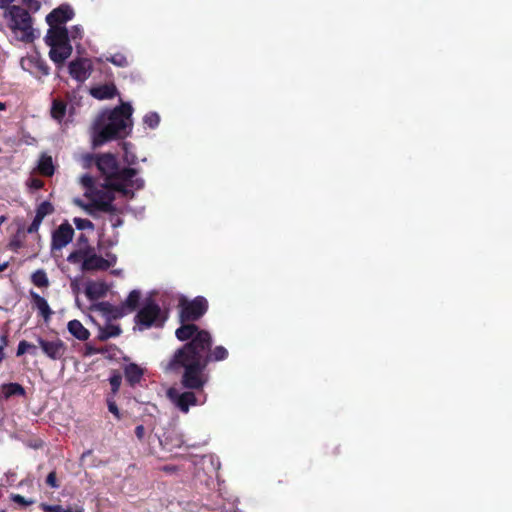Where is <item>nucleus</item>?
Segmentation results:
<instances>
[{"label": "nucleus", "instance_id": "32", "mask_svg": "<svg viewBox=\"0 0 512 512\" xmlns=\"http://www.w3.org/2000/svg\"><path fill=\"white\" fill-rule=\"evenodd\" d=\"M73 223L78 230H93L94 228L93 223L85 218L75 217Z\"/></svg>", "mask_w": 512, "mask_h": 512}, {"label": "nucleus", "instance_id": "10", "mask_svg": "<svg viewBox=\"0 0 512 512\" xmlns=\"http://www.w3.org/2000/svg\"><path fill=\"white\" fill-rule=\"evenodd\" d=\"M73 17L74 11L69 5H60L46 16V22L49 26L48 30L68 31L65 24Z\"/></svg>", "mask_w": 512, "mask_h": 512}, {"label": "nucleus", "instance_id": "7", "mask_svg": "<svg viewBox=\"0 0 512 512\" xmlns=\"http://www.w3.org/2000/svg\"><path fill=\"white\" fill-rule=\"evenodd\" d=\"M136 319L139 328L143 330L152 326H162L166 315L153 300L148 299L138 312Z\"/></svg>", "mask_w": 512, "mask_h": 512}, {"label": "nucleus", "instance_id": "3", "mask_svg": "<svg viewBox=\"0 0 512 512\" xmlns=\"http://www.w3.org/2000/svg\"><path fill=\"white\" fill-rule=\"evenodd\" d=\"M133 108L130 103H122L113 110L103 111L92 128V143L100 146L112 139L128 135L132 129Z\"/></svg>", "mask_w": 512, "mask_h": 512}, {"label": "nucleus", "instance_id": "16", "mask_svg": "<svg viewBox=\"0 0 512 512\" xmlns=\"http://www.w3.org/2000/svg\"><path fill=\"white\" fill-rule=\"evenodd\" d=\"M108 285L104 281H89L85 286V294L90 300H97L106 295Z\"/></svg>", "mask_w": 512, "mask_h": 512}, {"label": "nucleus", "instance_id": "35", "mask_svg": "<svg viewBox=\"0 0 512 512\" xmlns=\"http://www.w3.org/2000/svg\"><path fill=\"white\" fill-rule=\"evenodd\" d=\"M34 348L35 347L32 344H30L29 342L22 340L18 344L16 355L22 356L23 354H25L26 352H28Z\"/></svg>", "mask_w": 512, "mask_h": 512}, {"label": "nucleus", "instance_id": "14", "mask_svg": "<svg viewBox=\"0 0 512 512\" xmlns=\"http://www.w3.org/2000/svg\"><path fill=\"white\" fill-rule=\"evenodd\" d=\"M141 293L139 290H133L129 293L125 301L115 310L114 317H123L134 311L138 306Z\"/></svg>", "mask_w": 512, "mask_h": 512}, {"label": "nucleus", "instance_id": "1", "mask_svg": "<svg viewBox=\"0 0 512 512\" xmlns=\"http://www.w3.org/2000/svg\"><path fill=\"white\" fill-rule=\"evenodd\" d=\"M175 334L180 341L191 339V342L177 350L164 369L172 371L183 368V385L190 389H200L208 381V374L205 372L206 365L211 360L226 359L228 351L223 346H217L209 354L211 336L207 331L199 330L196 325H183L176 330Z\"/></svg>", "mask_w": 512, "mask_h": 512}, {"label": "nucleus", "instance_id": "55", "mask_svg": "<svg viewBox=\"0 0 512 512\" xmlns=\"http://www.w3.org/2000/svg\"><path fill=\"white\" fill-rule=\"evenodd\" d=\"M118 273H120V271H118V270L113 271V274H118Z\"/></svg>", "mask_w": 512, "mask_h": 512}, {"label": "nucleus", "instance_id": "6", "mask_svg": "<svg viewBox=\"0 0 512 512\" xmlns=\"http://www.w3.org/2000/svg\"><path fill=\"white\" fill-rule=\"evenodd\" d=\"M44 40L49 47V58L61 68L73 51L72 44L68 42V31L48 30Z\"/></svg>", "mask_w": 512, "mask_h": 512}, {"label": "nucleus", "instance_id": "22", "mask_svg": "<svg viewBox=\"0 0 512 512\" xmlns=\"http://www.w3.org/2000/svg\"><path fill=\"white\" fill-rule=\"evenodd\" d=\"M124 373H125L126 380L131 385H134L141 380V377L143 375V370L138 365H136L134 363H130L125 366Z\"/></svg>", "mask_w": 512, "mask_h": 512}, {"label": "nucleus", "instance_id": "11", "mask_svg": "<svg viewBox=\"0 0 512 512\" xmlns=\"http://www.w3.org/2000/svg\"><path fill=\"white\" fill-rule=\"evenodd\" d=\"M74 230L68 222L62 223L52 233L51 251H60L73 239Z\"/></svg>", "mask_w": 512, "mask_h": 512}, {"label": "nucleus", "instance_id": "30", "mask_svg": "<svg viewBox=\"0 0 512 512\" xmlns=\"http://www.w3.org/2000/svg\"><path fill=\"white\" fill-rule=\"evenodd\" d=\"M38 60V56H26L20 61L21 68L31 74L35 73V66Z\"/></svg>", "mask_w": 512, "mask_h": 512}, {"label": "nucleus", "instance_id": "38", "mask_svg": "<svg viewBox=\"0 0 512 512\" xmlns=\"http://www.w3.org/2000/svg\"><path fill=\"white\" fill-rule=\"evenodd\" d=\"M121 330L119 327L117 326H111L108 328L107 331H102L101 332V338H110V337H115V336H118L120 334Z\"/></svg>", "mask_w": 512, "mask_h": 512}, {"label": "nucleus", "instance_id": "34", "mask_svg": "<svg viewBox=\"0 0 512 512\" xmlns=\"http://www.w3.org/2000/svg\"><path fill=\"white\" fill-rule=\"evenodd\" d=\"M10 499L22 507L30 506L34 503V500L26 499L25 497H23L19 494H11Z\"/></svg>", "mask_w": 512, "mask_h": 512}, {"label": "nucleus", "instance_id": "9", "mask_svg": "<svg viewBox=\"0 0 512 512\" xmlns=\"http://www.w3.org/2000/svg\"><path fill=\"white\" fill-rule=\"evenodd\" d=\"M167 395L174 405L183 413H187L191 406L202 405L206 401L205 395L198 399L193 392H180L175 388L169 389Z\"/></svg>", "mask_w": 512, "mask_h": 512}, {"label": "nucleus", "instance_id": "43", "mask_svg": "<svg viewBox=\"0 0 512 512\" xmlns=\"http://www.w3.org/2000/svg\"><path fill=\"white\" fill-rule=\"evenodd\" d=\"M7 344H8L7 336L1 335L0 336V363L2 362V360L5 357L4 348L7 346Z\"/></svg>", "mask_w": 512, "mask_h": 512}, {"label": "nucleus", "instance_id": "31", "mask_svg": "<svg viewBox=\"0 0 512 512\" xmlns=\"http://www.w3.org/2000/svg\"><path fill=\"white\" fill-rule=\"evenodd\" d=\"M53 211H54V208H53L52 204L48 201H44L38 206V208L36 210V215L44 219L47 215H50Z\"/></svg>", "mask_w": 512, "mask_h": 512}, {"label": "nucleus", "instance_id": "5", "mask_svg": "<svg viewBox=\"0 0 512 512\" xmlns=\"http://www.w3.org/2000/svg\"><path fill=\"white\" fill-rule=\"evenodd\" d=\"M5 17L8 19L9 27L18 40L30 43L37 38V34L32 27V18L24 8L16 5L11 6Z\"/></svg>", "mask_w": 512, "mask_h": 512}, {"label": "nucleus", "instance_id": "52", "mask_svg": "<svg viewBox=\"0 0 512 512\" xmlns=\"http://www.w3.org/2000/svg\"><path fill=\"white\" fill-rule=\"evenodd\" d=\"M7 267H8L7 262L0 264V272L4 271Z\"/></svg>", "mask_w": 512, "mask_h": 512}, {"label": "nucleus", "instance_id": "42", "mask_svg": "<svg viewBox=\"0 0 512 512\" xmlns=\"http://www.w3.org/2000/svg\"><path fill=\"white\" fill-rule=\"evenodd\" d=\"M35 71H39L43 75L49 74V68L44 63V61H42L39 57H38V60H37L36 66H35Z\"/></svg>", "mask_w": 512, "mask_h": 512}, {"label": "nucleus", "instance_id": "17", "mask_svg": "<svg viewBox=\"0 0 512 512\" xmlns=\"http://www.w3.org/2000/svg\"><path fill=\"white\" fill-rule=\"evenodd\" d=\"M74 110V106L72 103L69 104V107L66 103H64L61 100L55 99L52 102L51 107V116L53 119L58 121L59 123H62L66 117L67 112L69 114H72Z\"/></svg>", "mask_w": 512, "mask_h": 512}, {"label": "nucleus", "instance_id": "8", "mask_svg": "<svg viewBox=\"0 0 512 512\" xmlns=\"http://www.w3.org/2000/svg\"><path fill=\"white\" fill-rule=\"evenodd\" d=\"M179 306L180 318L183 326L186 325L185 322L194 321L200 318L206 312L208 302L202 296H198L193 300L181 298Z\"/></svg>", "mask_w": 512, "mask_h": 512}, {"label": "nucleus", "instance_id": "50", "mask_svg": "<svg viewBox=\"0 0 512 512\" xmlns=\"http://www.w3.org/2000/svg\"><path fill=\"white\" fill-rule=\"evenodd\" d=\"M14 0H0V8L7 7L10 3H12Z\"/></svg>", "mask_w": 512, "mask_h": 512}, {"label": "nucleus", "instance_id": "33", "mask_svg": "<svg viewBox=\"0 0 512 512\" xmlns=\"http://www.w3.org/2000/svg\"><path fill=\"white\" fill-rule=\"evenodd\" d=\"M109 382L112 388L113 394H116L120 388L122 377L119 373H114L110 376Z\"/></svg>", "mask_w": 512, "mask_h": 512}, {"label": "nucleus", "instance_id": "47", "mask_svg": "<svg viewBox=\"0 0 512 512\" xmlns=\"http://www.w3.org/2000/svg\"><path fill=\"white\" fill-rule=\"evenodd\" d=\"M30 186L34 189H40L43 186V182L38 179H33Z\"/></svg>", "mask_w": 512, "mask_h": 512}, {"label": "nucleus", "instance_id": "46", "mask_svg": "<svg viewBox=\"0 0 512 512\" xmlns=\"http://www.w3.org/2000/svg\"><path fill=\"white\" fill-rule=\"evenodd\" d=\"M135 434L139 440H142L144 438L145 429L142 425H139L135 429Z\"/></svg>", "mask_w": 512, "mask_h": 512}, {"label": "nucleus", "instance_id": "12", "mask_svg": "<svg viewBox=\"0 0 512 512\" xmlns=\"http://www.w3.org/2000/svg\"><path fill=\"white\" fill-rule=\"evenodd\" d=\"M68 69L73 79L83 83L90 77L93 71V64L88 58H77L69 63Z\"/></svg>", "mask_w": 512, "mask_h": 512}, {"label": "nucleus", "instance_id": "56", "mask_svg": "<svg viewBox=\"0 0 512 512\" xmlns=\"http://www.w3.org/2000/svg\"><path fill=\"white\" fill-rule=\"evenodd\" d=\"M0 512H5V511H3V510H0Z\"/></svg>", "mask_w": 512, "mask_h": 512}, {"label": "nucleus", "instance_id": "39", "mask_svg": "<svg viewBox=\"0 0 512 512\" xmlns=\"http://www.w3.org/2000/svg\"><path fill=\"white\" fill-rule=\"evenodd\" d=\"M108 410L112 413L117 419L121 418L120 411L112 398H108L107 400Z\"/></svg>", "mask_w": 512, "mask_h": 512}, {"label": "nucleus", "instance_id": "18", "mask_svg": "<svg viewBox=\"0 0 512 512\" xmlns=\"http://www.w3.org/2000/svg\"><path fill=\"white\" fill-rule=\"evenodd\" d=\"M90 94L98 100L111 99L117 94V88L113 83L102 84L91 88Z\"/></svg>", "mask_w": 512, "mask_h": 512}, {"label": "nucleus", "instance_id": "19", "mask_svg": "<svg viewBox=\"0 0 512 512\" xmlns=\"http://www.w3.org/2000/svg\"><path fill=\"white\" fill-rule=\"evenodd\" d=\"M113 201H111V208H109L108 210H102V209H98V208H91L92 212L89 211V210H85L87 213L91 214V215H95L96 213L98 212H104V213H108L109 214V222L112 226V228H117V227H120L122 224H123V220L121 218V213H120V210L117 209L114 205H113Z\"/></svg>", "mask_w": 512, "mask_h": 512}, {"label": "nucleus", "instance_id": "4", "mask_svg": "<svg viewBox=\"0 0 512 512\" xmlns=\"http://www.w3.org/2000/svg\"><path fill=\"white\" fill-rule=\"evenodd\" d=\"M67 261L79 265L83 272L103 271L116 264L117 256L112 252H106L104 255L97 254L93 247L85 244L71 252Z\"/></svg>", "mask_w": 512, "mask_h": 512}, {"label": "nucleus", "instance_id": "15", "mask_svg": "<svg viewBox=\"0 0 512 512\" xmlns=\"http://www.w3.org/2000/svg\"><path fill=\"white\" fill-rule=\"evenodd\" d=\"M29 295H30L32 304H33L34 308L37 309L39 315L41 317H43V319L46 322L49 321L53 314V311L51 310L47 300L33 290H31L29 292Z\"/></svg>", "mask_w": 512, "mask_h": 512}, {"label": "nucleus", "instance_id": "49", "mask_svg": "<svg viewBox=\"0 0 512 512\" xmlns=\"http://www.w3.org/2000/svg\"><path fill=\"white\" fill-rule=\"evenodd\" d=\"M20 246H21V243H20V241H18V240H13V241H11V243H10V247H11L12 249H14V250H17Z\"/></svg>", "mask_w": 512, "mask_h": 512}, {"label": "nucleus", "instance_id": "2", "mask_svg": "<svg viewBox=\"0 0 512 512\" xmlns=\"http://www.w3.org/2000/svg\"><path fill=\"white\" fill-rule=\"evenodd\" d=\"M96 165L104 177V183L95 185L93 177L85 174L80 178V183L84 188V196L89 200L85 203L81 199H75L76 205L83 210H89L95 207L102 210L111 208V201L114 200L116 192L124 196L133 194L134 190L141 189L144 182L137 177V171L133 168L120 169L118 161L113 154H101L96 159Z\"/></svg>", "mask_w": 512, "mask_h": 512}, {"label": "nucleus", "instance_id": "25", "mask_svg": "<svg viewBox=\"0 0 512 512\" xmlns=\"http://www.w3.org/2000/svg\"><path fill=\"white\" fill-rule=\"evenodd\" d=\"M32 283L39 288H47L50 284L48 276L43 269H38L31 275Z\"/></svg>", "mask_w": 512, "mask_h": 512}, {"label": "nucleus", "instance_id": "53", "mask_svg": "<svg viewBox=\"0 0 512 512\" xmlns=\"http://www.w3.org/2000/svg\"><path fill=\"white\" fill-rule=\"evenodd\" d=\"M107 305H108L107 303H101V304L98 305V308L101 309V310H105Z\"/></svg>", "mask_w": 512, "mask_h": 512}, {"label": "nucleus", "instance_id": "54", "mask_svg": "<svg viewBox=\"0 0 512 512\" xmlns=\"http://www.w3.org/2000/svg\"><path fill=\"white\" fill-rule=\"evenodd\" d=\"M6 109V104L3 102H0V112L4 111Z\"/></svg>", "mask_w": 512, "mask_h": 512}, {"label": "nucleus", "instance_id": "26", "mask_svg": "<svg viewBox=\"0 0 512 512\" xmlns=\"http://www.w3.org/2000/svg\"><path fill=\"white\" fill-rule=\"evenodd\" d=\"M121 147L123 150V161L129 166L134 165L137 161V157L134 153L133 145L128 142H123Z\"/></svg>", "mask_w": 512, "mask_h": 512}, {"label": "nucleus", "instance_id": "28", "mask_svg": "<svg viewBox=\"0 0 512 512\" xmlns=\"http://www.w3.org/2000/svg\"><path fill=\"white\" fill-rule=\"evenodd\" d=\"M105 60L107 62L112 63L113 65H115L117 67H122V68L127 67L130 64L127 56L121 52L111 54L110 56H107L105 58Z\"/></svg>", "mask_w": 512, "mask_h": 512}, {"label": "nucleus", "instance_id": "44", "mask_svg": "<svg viewBox=\"0 0 512 512\" xmlns=\"http://www.w3.org/2000/svg\"><path fill=\"white\" fill-rule=\"evenodd\" d=\"M46 482L49 486H51L52 488H58L59 485L57 483V479H56V473L53 471V472H50L47 476V479H46Z\"/></svg>", "mask_w": 512, "mask_h": 512}, {"label": "nucleus", "instance_id": "29", "mask_svg": "<svg viewBox=\"0 0 512 512\" xmlns=\"http://www.w3.org/2000/svg\"><path fill=\"white\" fill-rule=\"evenodd\" d=\"M143 125L149 129H156L160 123V116L157 112H149L144 115Z\"/></svg>", "mask_w": 512, "mask_h": 512}, {"label": "nucleus", "instance_id": "36", "mask_svg": "<svg viewBox=\"0 0 512 512\" xmlns=\"http://www.w3.org/2000/svg\"><path fill=\"white\" fill-rule=\"evenodd\" d=\"M24 5H26L31 11H38L43 2H47V0H21Z\"/></svg>", "mask_w": 512, "mask_h": 512}, {"label": "nucleus", "instance_id": "13", "mask_svg": "<svg viewBox=\"0 0 512 512\" xmlns=\"http://www.w3.org/2000/svg\"><path fill=\"white\" fill-rule=\"evenodd\" d=\"M37 342L43 353L51 360L62 359L67 350L66 344L59 338L52 340L38 338Z\"/></svg>", "mask_w": 512, "mask_h": 512}, {"label": "nucleus", "instance_id": "27", "mask_svg": "<svg viewBox=\"0 0 512 512\" xmlns=\"http://www.w3.org/2000/svg\"><path fill=\"white\" fill-rule=\"evenodd\" d=\"M2 393L5 398H9L13 395H24V388L18 383H8L2 385Z\"/></svg>", "mask_w": 512, "mask_h": 512}, {"label": "nucleus", "instance_id": "23", "mask_svg": "<svg viewBox=\"0 0 512 512\" xmlns=\"http://www.w3.org/2000/svg\"><path fill=\"white\" fill-rule=\"evenodd\" d=\"M38 170L45 176H51L54 173V165L52 158L47 155H42L39 159Z\"/></svg>", "mask_w": 512, "mask_h": 512}, {"label": "nucleus", "instance_id": "48", "mask_svg": "<svg viewBox=\"0 0 512 512\" xmlns=\"http://www.w3.org/2000/svg\"><path fill=\"white\" fill-rule=\"evenodd\" d=\"M162 470L165 471L166 473H174L177 470V468L175 466L167 465L164 466Z\"/></svg>", "mask_w": 512, "mask_h": 512}, {"label": "nucleus", "instance_id": "24", "mask_svg": "<svg viewBox=\"0 0 512 512\" xmlns=\"http://www.w3.org/2000/svg\"><path fill=\"white\" fill-rule=\"evenodd\" d=\"M84 36L83 27L80 25H74L70 29H68V42L74 43L76 48L80 47L79 41L82 40Z\"/></svg>", "mask_w": 512, "mask_h": 512}, {"label": "nucleus", "instance_id": "40", "mask_svg": "<svg viewBox=\"0 0 512 512\" xmlns=\"http://www.w3.org/2000/svg\"><path fill=\"white\" fill-rule=\"evenodd\" d=\"M42 221H43V218L35 215L32 223L30 224V226L27 229V232L28 233H35V232H37L39 227H40V225H41V223H42Z\"/></svg>", "mask_w": 512, "mask_h": 512}, {"label": "nucleus", "instance_id": "41", "mask_svg": "<svg viewBox=\"0 0 512 512\" xmlns=\"http://www.w3.org/2000/svg\"><path fill=\"white\" fill-rule=\"evenodd\" d=\"M40 507L44 512H63L65 510V508L60 505H49L45 503L41 504Z\"/></svg>", "mask_w": 512, "mask_h": 512}, {"label": "nucleus", "instance_id": "51", "mask_svg": "<svg viewBox=\"0 0 512 512\" xmlns=\"http://www.w3.org/2000/svg\"><path fill=\"white\" fill-rule=\"evenodd\" d=\"M63 512H85V511L83 508H76V509L66 508Z\"/></svg>", "mask_w": 512, "mask_h": 512}, {"label": "nucleus", "instance_id": "37", "mask_svg": "<svg viewBox=\"0 0 512 512\" xmlns=\"http://www.w3.org/2000/svg\"><path fill=\"white\" fill-rule=\"evenodd\" d=\"M118 243V236L117 235H114L113 237L111 238H106L104 235L100 238L99 240V245L100 246H108V247H113L115 246L116 244Z\"/></svg>", "mask_w": 512, "mask_h": 512}, {"label": "nucleus", "instance_id": "45", "mask_svg": "<svg viewBox=\"0 0 512 512\" xmlns=\"http://www.w3.org/2000/svg\"><path fill=\"white\" fill-rule=\"evenodd\" d=\"M94 162V157L91 154H84L81 156V163L84 168L89 167Z\"/></svg>", "mask_w": 512, "mask_h": 512}, {"label": "nucleus", "instance_id": "20", "mask_svg": "<svg viewBox=\"0 0 512 512\" xmlns=\"http://www.w3.org/2000/svg\"><path fill=\"white\" fill-rule=\"evenodd\" d=\"M184 444V437L178 432L169 433L165 439L161 441L163 448L169 452H173L175 449L181 448Z\"/></svg>", "mask_w": 512, "mask_h": 512}, {"label": "nucleus", "instance_id": "21", "mask_svg": "<svg viewBox=\"0 0 512 512\" xmlns=\"http://www.w3.org/2000/svg\"><path fill=\"white\" fill-rule=\"evenodd\" d=\"M67 329L71 335L80 341H85L89 338L90 332L83 326L79 320H71L67 324Z\"/></svg>", "mask_w": 512, "mask_h": 512}]
</instances>
